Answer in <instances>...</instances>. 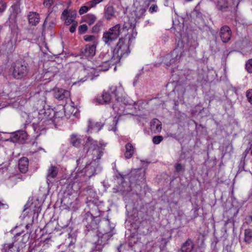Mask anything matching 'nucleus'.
Wrapping results in <instances>:
<instances>
[{"mask_svg": "<svg viewBox=\"0 0 252 252\" xmlns=\"http://www.w3.org/2000/svg\"><path fill=\"white\" fill-rule=\"evenodd\" d=\"M240 1V0H218L217 6L220 10L225 11L236 7Z\"/></svg>", "mask_w": 252, "mask_h": 252, "instance_id": "7", "label": "nucleus"}, {"mask_svg": "<svg viewBox=\"0 0 252 252\" xmlns=\"http://www.w3.org/2000/svg\"><path fill=\"white\" fill-rule=\"evenodd\" d=\"M125 148V158H131L135 152V148L134 146L130 143H128L126 145Z\"/></svg>", "mask_w": 252, "mask_h": 252, "instance_id": "22", "label": "nucleus"}, {"mask_svg": "<svg viewBox=\"0 0 252 252\" xmlns=\"http://www.w3.org/2000/svg\"><path fill=\"white\" fill-rule=\"evenodd\" d=\"M194 248V244L192 240L188 239L181 246V251L182 252H191Z\"/></svg>", "mask_w": 252, "mask_h": 252, "instance_id": "20", "label": "nucleus"}, {"mask_svg": "<svg viewBox=\"0 0 252 252\" xmlns=\"http://www.w3.org/2000/svg\"><path fill=\"white\" fill-rule=\"evenodd\" d=\"M27 74V68L25 65L20 62H17L14 63L12 75L15 78L20 79L25 77Z\"/></svg>", "mask_w": 252, "mask_h": 252, "instance_id": "6", "label": "nucleus"}, {"mask_svg": "<svg viewBox=\"0 0 252 252\" xmlns=\"http://www.w3.org/2000/svg\"><path fill=\"white\" fill-rule=\"evenodd\" d=\"M74 104L73 102H71L70 104H66L64 106V116L67 118L71 117H78V109L74 107Z\"/></svg>", "mask_w": 252, "mask_h": 252, "instance_id": "11", "label": "nucleus"}, {"mask_svg": "<svg viewBox=\"0 0 252 252\" xmlns=\"http://www.w3.org/2000/svg\"><path fill=\"white\" fill-rule=\"evenodd\" d=\"M29 160L26 157L22 158L19 161V168L21 172L26 173L28 170Z\"/></svg>", "mask_w": 252, "mask_h": 252, "instance_id": "21", "label": "nucleus"}, {"mask_svg": "<svg viewBox=\"0 0 252 252\" xmlns=\"http://www.w3.org/2000/svg\"><path fill=\"white\" fill-rule=\"evenodd\" d=\"M64 115V110L59 112H55L52 109H41L39 110H34L30 113L28 117V123H32L34 131H40L44 128V125L53 123L54 118H62Z\"/></svg>", "mask_w": 252, "mask_h": 252, "instance_id": "4", "label": "nucleus"}, {"mask_svg": "<svg viewBox=\"0 0 252 252\" xmlns=\"http://www.w3.org/2000/svg\"><path fill=\"white\" fill-rule=\"evenodd\" d=\"M76 16V13L75 12L70 11L67 10H64L62 15V18L64 21V23L66 25H69L76 22L75 21Z\"/></svg>", "mask_w": 252, "mask_h": 252, "instance_id": "8", "label": "nucleus"}, {"mask_svg": "<svg viewBox=\"0 0 252 252\" xmlns=\"http://www.w3.org/2000/svg\"><path fill=\"white\" fill-rule=\"evenodd\" d=\"M157 100V99L156 98H154V99H151V100H150V101H151V102H156Z\"/></svg>", "mask_w": 252, "mask_h": 252, "instance_id": "46", "label": "nucleus"}, {"mask_svg": "<svg viewBox=\"0 0 252 252\" xmlns=\"http://www.w3.org/2000/svg\"><path fill=\"white\" fill-rule=\"evenodd\" d=\"M102 26V22L98 21L96 25L93 27V30L94 32H98L100 31L101 27Z\"/></svg>", "mask_w": 252, "mask_h": 252, "instance_id": "35", "label": "nucleus"}, {"mask_svg": "<svg viewBox=\"0 0 252 252\" xmlns=\"http://www.w3.org/2000/svg\"><path fill=\"white\" fill-rule=\"evenodd\" d=\"M158 6L157 5H153V6H151L150 8H149V11L151 12V13H153V12H156L158 10Z\"/></svg>", "mask_w": 252, "mask_h": 252, "instance_id": "44", "label": "nucleus"}, {"mask_svg": "<svg viewBox=\"0 0 252 252\" xmlns=\"http://www.w3.org/2000/svg\"><path fill=\"white\" fill-rule=\"evenodd\" d=\"M44 24H49L50 27H52L55 25L56 24V20L54 16H52V15H49L46 17Z\"/></svg>", "mask_w": 252, "mask_h": 252, "instance_id": "29", "label": "nucleus"}, {"mask_svg": "<svg viewBox=\"0 0 252 252\" xmlns=\"http://www.w3.org/2000/svg\"><path fill=\"white\" fill-rule=\"evenodd\" d=\"M187 1H191L192 0H186Z\"/></svg>", "mask_w": 252, "mask_h": 252, "instance_id": "52", "label": "nucleus"}, {"mask_svg": "<svg viewBox=\"0 0 252 252\" xmlns=\"http://www.w3.org/2000/svg\"><path fill=\"white\" fill-rule=\"evenodd\" d=\"M149 129L152 133H159L162 129V123L157 119H153L150 123Z\"/></svg>", "mask_w": 252, "mask_h": 252, "instance_id": "12", "label": "nucleus"}, {"mask_svg": "<svg viewBox=\"0 0 252 252\" xmlns=\"http://www.w3.org/2000/svg\"><path fill=\"white\" fill-rule=\"evenodd\" d=\"M244 241L246 243L250 244L252 241V230L249 229H246L244 232Z\"/></svg>", "mask_w": 252, "mask_h": 252, "instance_id": "27", "label": "nucleus"}, {"mask_svg": "<svg viewBox=\"0 0 252 252\" xmlns=\"http://www.w3.org/2000/svg\"><path fill=\"white\" fill-rule=\"evenodd\" d=\"M138 109L140 110H141V108H138Z\"/></svg>", "mask_w": 252, "mask_h": 252, "instance_id": "56", "label": "nucleus"}, {"mask_svg": "<svg viewBox=\"0 0 252 252\" xmlns=\"http://www.w3.org/2000/svg\"><path fill=\"white\" fill-rule=\"evenodd\" d=\"M114 8L112 6H108L105 8L104 12V16L106 19L109 20L114 16Z\"/></svg>", "mask_w": 252, "mask_h": 252, "instance_id": "25", "label": "nucleus"}, {"mask_svg": "<svg viewBox=\"0 0 252 252\" xmlns=\"http://www.w3.org/2000/svg\"><path fill=\"white\" fill-rule=\"evenodd\" d=\"M251 155L252 156V151H251Z\"/></svg>", "mask_w": 252, "mask_h": 252, "instance_id": "54", "label": "nucleus"}, {"mask_svg": "<svg viewBox=\"0 0 252 252\" xmlns=\"http://www.w3.org/2000/svg\"><path fill=\"white\" fill-rule=\"evenodd\" d=\"M100 145H101L100 146H98L97 142L94 141L91 137H88L87 138L85 144L83 145L84 152L87 153L90 151H92L93 160L90 163H87L85 167L79 174H81V176L85 175L90 178L97 171L100 170L98 162L96 160L100 158L103 154V147H105L106 144L100 143Z\"/></svg>", "mask_w": 252, "mask_h": 252, "instance_id": "3", "label": "nucleus"}, {"mask_svg": "<svg viewBox=\"0 0 252 252\" xmlns=\"http://www.w3.org/2000/svg\"><path fill=\"white\" fill-rule=\"evenodd\" d=\"M96 17L93 14H88L85 19V21L89 25H91L96 21Z\"/></svg>", "mask_w": 252, "mask_h": 252, "instance_id": "28", "label": "nucleus"}, {"mask_svg": "<svg viewBox=\"0 0 252 252\" xmlns=\"http://www.w3.org/2000/svg\"><path fill=\"white\" fill-rule=\"evenodd\" d=\"M164 5L165 6H167L168 4H167V0H165V3H164Z\"/></svg>", "mask_w": 252, "mask_h": 252, "instance_id": "48", "label": "nucleus"}, {"mask_svg": "<svg viewBox=\"0 0 252 252\" xmlns=\"http://www.w3.org/2000/svg\"><path fill=\"white\" fill-rule=\"evenodd\" d=\"M248 101L252 104V89L248 90L246 93Z\"/></svg>", "mask_w": 252, "mask_h": 252, "instance_id": "34", "label": "nucleus"}, {"mask_svg": "<svg viewBox=\"0 0 252 252\" xmlns=\"http://www.w3.org/2000/svg\"><path fill=\"white\" fill-rule=\"evenodd\" d=\"M118 120V118H117V116H116L115 117V118H114V122H115V125H116V124H117V122Z\"/></svg>", "mask_w": 252, "mask_h": 252, "instance_id": "45", "label": "nucleus"}, {"mask_svg": "<svg viewBox=\"0 0 252 252\" xmlns=\"http://www.w3.org/2000/svg\"><path fill=\"white\" fill-rule=\"evenodd\" d=\"M5 3L3 1L0 0V12H3L5 9Z\"/></svg>", "mask_w": 252, "mask_h": 252, "instance_id": "43", "label": "nucleus"}, {"mask_svg": "<svg viewBox=\"0 0 252 252\" xmlns=\"http://www.w3.org/2000/svg\"><path fill=\"white\" fill-rule=\"evenodd\" d=\"M54 96L58 100H62L70 96V92L67 90L56 88L53 90Z\"/></svg>", "mask_w": 252, "mask_h": 252, "instance_id": "14", "label": "nucleus"}, {"mask_svg": "<svg viewBox=\"0 0 252 252\" xmlns=\"http://www.w3.org/2000/svg\"><path fill=\"white\" fill-rule=\"evenodd\" d=\"M176 170L177 172H183L184 171V168L181 164L178 163L176 166Z\"/></svg>", "mask_w": 252, "mask_h": 252, "instance_id": "42", "label": "nucleus"}, {"mask_svg": "<svg viewBox=\"0 0 252 252\" xmlns=\"http://www.w3.org/2000/svg\"><path fill=\"white\" fill-rule=\"evenodd\" d=\"M84 39L86 41H93L94 42V40L95 39V37L94 35H86L84 37Z\"/></svg>", "mask_w": 252, "mask_h": 252, "instance_id": "36", "label": "nucleus"}, {"mask_svg": "<svg viewBox=\"0 0 252 252\" xmlns=\"http://www.w3.org/2000/svg\"><path fill=\"white\" fill-rule=\"evenodd\" d=\"M83 139V136L76 133H73L70 136L69 142L73 146L79 147L80 146Z\"/></svg>", "mask_w": 252, "mask_h": 252, "instance_id": "15", "label": "nucleus"}, {"mask_svg": "<svg viewBox=\"0 0 252 252\" xmlns=\"http://www.w3.org/2000/svg\"><path fill=\"white\" fill-rule=\"evenodd\" d=\"M126 191H129L130 190L129 187H128L127 189H124Z\"/></svg>", "mask_w": 252, "mask_h": 252, "instance_id": "49", "label": "nucleus"}, {"mask_svg": "<svg viewBox=\"0 0 252 252\" xmlns=\"http://www.w3.org/2000/svg\"><path fill=\"white\" fill-rule=\"evenodd\" d=\"M47 93L45 92L41 91L38 93V98L39 101L41 102V104L43 107V108H45V104H46V95Z\"/></svg>", "mask_w": 252, "mask_h": 252, "instance_id": "26", "label": "nucleus"}, {"mask_svg": "<svg viewBox=\"0 0 252 252\" xmlns=\"http://www.w3.org/2000/svg\"><path fill=\"white\" fill-rule=\"evenodd\" d=\"M146 11V9L143 7H136V8L134 11L135 15L137 18H140L142 16Z\"/></svg>", "mask_w": 252, "mask_h": 252, "instance_id": "30", "label": "nucleus"}, {"mask_svg": "<svg viewBox=\"0 0 252 252\" xmlns=\"http://www.w3.org/2000/svg\"><path fill=\"white\" fill-rule=\"evenodd\" d=\"M249 218L251 220H252V216H249Z\"/></svg>", "mask_w": 252, "mask_h": 252, "instance_id": "51", "label": "nucleus"}, {"mask_svg": "<svg viewBox=\"0 0 252 252\" xmlns=\"http://www.w3.org/2000/svg\"><path fill=\"white\" fill-rule=\"evenodd\" d=\"M220 35L223 43H227L231 39L232 32L227 26H222L220 30Z\"/></svg>", "mask_w": 252, "mask_h": 252, "instance_id": "10", "label": "nucleus"}, {"mask_svg": "<svg viewBox=\"0 0 252 252\" xmlns=\"http://www.w3.org/2000/svg\"><path fill=\"white\" fill-rule=\"evenodd\" d=\"M102 124L89 119L88 121L87 132L88 133L97 132L102 128Z\"/></svg>", "mask_w": 252, "mask_h": 252, "instance_id": "13", "label": "nucleus"}, {"mask_svg": "<svg viewBox=\"0 0 252 252\" xmlns=\"http://www.w3.org/2000/svg\"><path fill=\"white\" fill-rule=\"evenodd\" d=\"M58 168L57 166L54 165H51L47 170V183L49 185V183L51 182L50 178L54 179L58 173Z\"/></svg>", "mask_w": 252, "mask_h": 252, "instance_id": "17", "label": "nucleus"}, {"mask_svg": "<svg viewBox=\"0 0 252 252\" xmlns=\"http://www.w3.org/2000/svg\"><path fill=\"white\" fill-rule=\"evenodd\" d=\"M58 72V70L57 67L55 66H52L50 67L43 75L44 80L50 81L55 76Z\"/></svg>", "mask_w": 252, "mask_h": 252, "instance_id": "19", "label": "nucleus"}, {"mask_svg": "<svg viewBox=\"0 0 252 252\" xmlns=\"http://www.w3.org/2000/svg\"><path fill=\"white\" fill-rule=\"evenodd\" d=\"M122 35L119 39L113 52L103 51L97 60L93 63V66L90 64L92 62L88 61L87 67L81 70L77 73L79 74L78 80L73 82V85H80L90 78L93 80L94 77L98 75V72L108 70L111 64L119 63L122 58L126 57L130 53L129 46L136 39L137 32L134 27L127 28L126 26L123 28Z\"/></svg>", "mask_w": 252, "mask_h": 252, "instance_id": "1", "label": "nucleus"}, {"mask_svg": "<svg viewBox=\"0 0 252 252\" xmlns=\"http://www.w3.org/2000/svg\"><path fill=\"white\" fill-rule=\"evenodd\" d=\"M124 183H123L122 186H124Z\"/></svg>", "mask_w": 252, "mask_h": 252, "instance_id": "53", "label": "nucleus"}, {"mask_svg": "<svg viewBox=\"0 0 252 252\" xmlns=\"http://www.w3.org/2000/svg\"><path fill=\"white\" fill-rule=\"evenodd\" d=\"M88 28L86 24H83L79 26L78 28V32L82 34L84 33L87 30Z\"/></svg>", "mask_w": 252, "mask_h": 252, "instance_id": "37", "label": "nucleus"}, {"mask_svg": "<svg viewBox=\"0 0 252 252\" xmlns=\"http://www.w3.org/2000/svg\"><path fill=\"white\" fill-rule=\"evenodd\" d=\"M89 8H90L89 7V6L88 5L87 6H82L80 7L79 11V13L80 15L83 14L85 13H86L88 11Z\"/></svg>", "mask_w": 252, "mask_h": 252, "instance_id": "38", "label": "nucleus"}, {"mask_svg": "<svg viewBox=\"0 0 252 252\" xmlns=\"http://www.w3.org/2000/svg\"><path fill=\"white\" fill-rule=\"evenodd\" d=\"M94 101L97 104L112 103L113 110L119 116L127 113L126 109L129 108L130 106L134 105V108L137 109V105H140L143 108V106L145 107L147 105L146 102L142 101L135 104L129 97L124 95V89L121 83L118 87L112 86L107 92L104 91L101 96L94 98Z\"/></svg>", "mask_w": 252, "mask_h": 252, "instance_id": "2", "label": "nucleus"}, {"mask_svg": "<svg viewBox=\"0 0 252 252\" xmlns=\"http://www.w3.org/2000/svg\"><path fill=\"white\" fill-rule=\"evenodd\" d=\"M14 245L13 244H5L4 246V249H8L9 250H10L11 252H15V250L14 249Z\"/></svg>", "mask_w": 252, "mask_h": 252, "instance_id": "40", "label": "nucleus"}, {"mask_svg": "<svg viewBox=\"0 0 252 252\" xmlns=\"http://www.w3.org/2000/svg\"><path fill=\"white\" fill-rule=\"evenodd\" d=\"M163 139L162 136L158 135L154 136L153 138L152 141L155 144H158L162 141Z\"/></svg>", "mask_w": 252, "mask_h": 252, "instance_id": "33", "label": "nucleus"}, {"mask_svg": "<svg viewBox=\"0 0 252 252\" xmlns=\"http://www.w3.org/2000/svg\"><path fill=\"white\" fill-rule=\"evenodd\" d=\"M55 0H44L43 5L47 7H50L54 2Z\"/></svg>", "mask_w": 252, "mask_h": 252, "instance_id": "39", "label": "nucleus"}, {"mask_svg": "<svg viewBox=\"0 0 252 252\" xmlns=\"http://www.w3.org/2000/svg\"><path fill=\"white\" fill-rule=\"evenodd\" d=\"M77 25H78L77 22H76L75 23H73L72 24V25H71V26L70 27V29H69V31L73 33V32H75L76 27L77 26Z\"/></svg>", "mask_w": 252, "mask_h": 252, "instance_id": "41", "label": "nucleus"}, {"mask_svg": "<svg viewBox=\"0 0 252 252\" xmlns=\"http://www.w3.org/2000/svg\"><path fill=\"white\" fill-rule=\"evenodd\" d=\"M145 171L142 169H134L131 171L130 177L131 183L144 180Z\"/></svg>", "mask_w": 252, "mask_h": 252, "instance_id": "9", "label": "nucleus"}, {"mask_svg": "<svg viewBox=\"0 0 252 252\" xmlns=\"http://www.w3.org/2000/svg\"><path fill=\"white\" fill-rule=\"evenodd\" d=\"M103 0H92L87 2V4L90 8L94 7L96 4L102 1Z\"/></svg>", "mask_w": 252, "mask_h": 252, "instance_id": "32", "label": "nucleus"}, {"mask_svg": "<svg viewBox=\"0 0 252 252\" xmlns=\"http://www.w3.org/2000/svg\"><path fill=\"white\" fill-rule=\"evenodd\" d=\"M173 55L169 54L164 56L162 59V63L166 68H168L173 63Z\"/></svg>", "mask_w": 252, "mask_h": 252, "instance_id": "24", "label": "nucleus"}, {"mask_svg": "<svg viewBox=\"0 0 252 252\" xmlns=\"http://www.w3.org/2000/svg\"><path fill=\"white\" fill-rule=\"evenodd\" d=\"M111 130L115 131L116 130V128L115 127H114L112 128V129H111Z\"/></svg>", "mask_w": 252, "mask_h": 252, "instance_id": "47", "label": "nucleus"}, {"mask_svg": "<svg viewBox=\"0 0 252 252\" xmlns=\"http://www.w3.org/2000/svg\"><path fill=\"white\" fill-rule=\"evenodd\" d=\"M15 43V40H14L13 41L11 42V45H12L13 44H14Z\"/></svg>", "mask_w": 252, "mask_h": 252, "instance_id": "50", "label": "nucleus"}, {"mask_svg": "<svg viewBox=\"0 0 252 252\" xmlns=\"http://www.w3.org/2000/svg\"><path fill=\"white\" fill-rule=\"evenodd\" d=\"M95 48L94 44H87L85 48L82 50V53L85 57H93L95 54Z\"/></svg>", "mask_w": 252, "mask_h": 252, "instance_id": "16", "label": "nucleus"}, {"mask_svg": "<svg viewBox=\"0 0 252 252\" xmlns=\"http://www.w3.org/2000/svg\"><path fill=\"white\" fill-rule=\"evenodd\" d=\"M79 161H80V159H79V160H77V163H78Z\"/></svg>", "mask_w": 252, "mask_h": 252, "instance_id": "55", "label": "nucleus"}, {"mask_svg": "<svg viewBox=\"0 0 252 252\" xmlns=\"http://www.w3.org/2000/svg\"><path fill=\"white\" fill-rule=\"evenodd\" d=\"M122 31L123 29H121L120 25L113 26L104 33L103 36L104 42L109 45H111L120 34H122V36L124 35L122 33Z\"/></svg>", "mask_w": 252, "mask_h": 252, "instance_id": "5", "label": "nucleus"}, {"mask_svg": "<svg viewBox=\"0 0 252 252\" xmlns=\"http://www.w3.org/2000/svg\"><path fill=\"white\" fill-rule=\"evenodd\" d=\"M245 68L249 73H252V59H249L246 62Z\"/></svg>", "mask_w": 252, "mask_h": 252, "instance_id": "31", "label": "nucleus"}, {"mask_svg": "<svg viewBox=\"0 0 252 252\" xmlns=\"http://www.w3.org/2000/svg\"><path fill=\"white\" fill-rule=\"evenodd\" d=\"M27 134L24 131H19L15 133H13L10 137L7 139V141L15 143L20 141L21 140H24L26 137Z\"/></svg>", "mask_w": 252, "mask_h": 252, "instance_id": "18", "label": "nucleus"}, {"mask_svg": "<svg viewBox=\"0 0 252 252\" xmlns=\"http://www.w3.org/2000/svg\"><path fill=\"white\" fill-rule=\"evenodd\" d=\"M30 24L32 25H36L39 21V16L35 12H30L28 15Z\"/></svg>", "mask_w": 252, "mask_h": 252, "instance_id": "23", "label": "nucleus"}]
</instances>
